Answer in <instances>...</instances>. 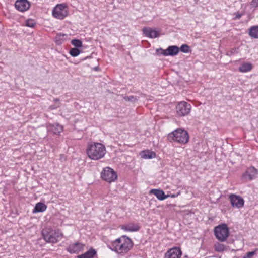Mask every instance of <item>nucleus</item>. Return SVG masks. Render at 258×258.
I'll use <instances>...</instances> for the list:
<instances>
[{
    "label": "nucleus",
    "instance_id": "obj_21",
    "mask_svg": "<svg viewBox=\"0 0 258 258\" xmlns=\"http://www.w3.org/2000/svg\"><path fill=\"white\" fill-rule=\"evenodd\" d=\"M50 129L54 134L59 135L63 131V126L58 124H53L50 125Z\"/></svg>",
    "mask_w": 258,
    "mask_h": 258
},
{
    "label": "nucleus",
    "instance_id": "obj_10",
    "mask_svg": "<svg viewBox=\"0 0 258 258\" xmlns=\"http://www.w3.org/2000/svg\"><path fill=\"white\" fill-rule=\"evenodd\" d=\"M101 178L110 183L113 181V169L110 167H106L103 169L101 173Z\"/></svg>",
    "mask_w": 258,
    "mask_h": 258
},
{
    "label": "nucleus",
    "instance_id": "obj_29",
    "mask_svg": "<svg viewBox=\"0 0 258 258\" xmlns=\"http://www.w3.org/2000/svg\"><path fill=\"white\" fill-rule=\"evenodd\" d=\"M36 25V23L35 21L33 19H28L26 21V26L31 27L34 28Z\"/></svg>",
    "mask_w": 258,
    "mask_h": 258
},
{
    "label": "nucleus",
    "instance_id": "obj_38",
    "mask_svg": "<svg viewBox=\"0 0 258 258\" xmlns=\"http://www.w3.org/2000/svg\"><path fill=\"white\" fill-rule=\"evenodd\" d=\"M162 54L163 55V52L162 51H160V54Z\"/></svg>",
    "mask_w": 258,
    "mask_h": 258
},
{
    "label": "nucleus",
    "instance_id": "obj_36",
    "mask_svg": "<svg viewBox=\"0 0 258 258\" xmlns=\"http://www.w3.org/2000/svg\"><path fill=\"white\" fill-rule=\"evenodd\" d=\"M117 178L116 173L114 171V181Z\"/></svg>",
    "mask_w": 258,
    "mask_h": 258
},
{
    "label": "nucleus",
    "instance_id": "obj_27",
    "mask_svg": "<svg viewBox=\"0 0 258 258\" xmlns=\"http://www.w3.org/2000/svg\"><path fill=\"white\" fill-rule=\"evenodd\" d=\"M71 44L76 47L79 48L82 46V42L79 39H73L71 41Z\"/></svg>",
    "mask_w": 258,
    "mask_h": 258
},
{
    "label": "nucleus",
    "instance_id": "obj_12",
    "mask_svg": "<svg viewBox=\"0 0 258 258\" xmlns=\"http://www.w3.org/2000/svg\"><path fill=\"white\" fill-rule=\"evenodd\" d=\"M30 6V4L27 0H17L15 4V8L22 12L27 11Z\"/></svg>",
    "mask_w": 258,
    "mask_h": 258
},
{
    "label": "nucleus",
    "instance_id": "obj_11",
    "mask_svg": "<svg viewBox=\"0 0 258 258\" xmlns=\"http://www.w3.org/2000/svg\"><path fill=\"white\" fill-rule=\"evenodd\" d=\"M257 174V170L253 166L247 169L245 172L242 174V178L246 180H252L256 178Z\"/></svg>",
    "mask_w": 258,
    "mask_h": 258
},
{
    "label": "nucleus",
    "instance_id": "obj_3",
    "mask_svg": "<svg viewBox=\"0 0 258 258\" xmlns=\"http://www.w3.org/2000/svg\"><path fill=\"white\" fill-rule=\"evenodd\" d=\"M168 139L181 144H186L188 142L189 135L187 132L183 129L178 128L169 133Z\"/></svg>",
    "mask_w": 258,
    "mask_h": 258
},
{
    "label": "nucleus",
    "instance_id": "obj_37",
    "mask_svg": "<svg viewBox=\"0 0 258 258\" xmlns=\"http://www.w3.org/2000/svg\"><path fill=\"white\" fill-rule=\"evenodd\" d=\"M168 197H175L176 196L175 195H171V196L169 195Z\"/></svg>",
    "mask_w": 258,
    "mask_h": 258
},
{
    "label": "nucleus",
    "instance_id": "obj_20",
    "mask_svg": "<svg viewBox=\"0 0 258 258\" xmlns=\"http://www.w3.org/2000/svg\"><path fill=\"white\" fill-rule=\"evenodd\" d=\"M141 156L144 159H152L156 157V154L155 152L149 150L143 151L141 153Z\"/></svg>",
    "mask_w": 258,
    "mask_h": 258
},
{
    "label": "nucleus",
    "instance_id": "obj_39",
    "mask_svg": "<svg viewBox=\"0 0 258 258\" xmlns=\"http://www.w3.org/2000/svg\"><path fill=\"white\" fill-rule=\"evenodd\" d=\"M109 248H110V249H111L112 250H113V249H112L111 247H110Z\"/></svg>",
    "mask_w": 258,
    "mask_h": 258
},
{
    "label": "nucleus",
    "instance_id": "obj_2",
    "mask_svg": "<svg viewBox=\"0 0 258 258\" xmlns=\"http://www.w3.org/2000/svg\"><path fill=\"white\" fill-rule=\"evenodd\" d=\"M131 239L126 236H122L114 240V251L118 254L126 253L133 246Z\"/></svg>",
    "mask_w": 258,
    "mask_h": 258
},
{
    "label": "nucleus",
    "instance_id": "obj_31",
    "mask_svg": "<svg viewBox=\"0 0 258 258\" xmlns=\"http://www.w3.org/2000/svg\"><path fill=\"white\" fill-rule=\"evenodd\" d=\"M239 52V48L235 47L233 48L230 51L227 52V55L228 56H231L234 54H237Z\"/></svg>",
    "mask_w": 258,
    "mask_h": 258
},
{
    "label": "nucleus",
    "instance_id": "obj_33",
    "mask_svg": "<svg viewBox=\"0 0 258 258\" xmlns=\"http://www.w3.org/2000/svg\"><path fill=\"white\" fill-rule=\"evenodd\" d=\"M256 251L257 249L254 251L247 252L246 255L243 258H252L254 254L256 253Z\"/></svg>",
    "mask_w": 258,
    "mask_h": 258
},
{
    "label": "nucleus",
    "instance_id": "obj_23",
    "mask_svg": "<svg viewBox=\"0 0 258 258\" xmlns=\"http://www.w3.org/2000/svg\"><path fill=\"white\" fill-rule=\"evenodd\" d=\"M252 68V65L250 63H244L239 68L240 72H247L250 71Z\"/></svg>",
    "mask_w": 258,
    "mask_h": 258
},
{
    "label": "nucleus",
    "instance_id": "obj_9",
    "mask_svg": "<svg viewBox=\"0 0 258 258\" xmlns=\"http://www.w3.org/2000/svg\"><path fill=\"white\" fill-rule=\"evenodd\" d=\"M229 200L232 207L240 208L244 205V201L243 199L239 196L231 194L229 196Z\"/></svg>",
    "mask_w": 258,
    "mask_h": 258
},
{
    "label": "nucleus",
    "instance_id": "obj_17",
    "mask_svg": "<svg viewBox=\"0 0 258 258\" xmlns=\"http://www.w3.org/2000/svg\"><path fill=\"white\" fill-rule=\"evenodd\" d=\"M97 254L95 249L91 248L83 254L79 255L78 258H93Z\"/></svg>",
    "mask_w": 258,
    "mask_h": 258
},
{
    "label": "nucleus",
    "instance_id": "obj_25",
    "mask_svg": "<svg viewBox=\"0 0 258 258\" xmlns=\"http://www.w3.org/2000/svg\"><path fill=\"white\" fill-rule=\"evenodd\" d=\"M215 250L217 252H223L227 249L226 247L223 244L217 243L214 245Z\"/></svg>",
    "mask_w": 258,
    "mask_h": 258
},
{
    "label": "nucleus",
    "instance_id": "obj_22",
    "mask_svg": "<svg viewBox=\"0 0 258 258\" xmlns=\"http://www.w3.org/2000/svg\"><path fill=\"white\" fill-rule=\"evenodd\" d=\"M167 51L170 56H174L178 53L179 48L177 46H170L167 48Z\"/></svg>",
    "mask_w": 258,
    "mask_h": 258
},
{
    "label": "nucleus",
    "instance_id": "obj_18",
    "mask_svg": "<svg viewBox=\"0 0 258 258\" xmlns=\"http://www.w3.org/2000/svg\"><path fill=\"white\" fill-rule=\"evenodd\" d=\"M47 209V206L43 203H37L33 210V213L44 212Z\"/></svg>",
    "mask_w": 258,
    "mask_h": 258
},
{
    "label": "nucleus",
    "instance_id": "obj_6",
    "mask_svg": "<svg viewBox=\"0 0 258 258\" xmlns=\"http://www.w3.org/2000/svg\"><path fill=\"white\" fill-rule=\"evenodd\" d=\"M68 14V7L64 4H57L52 11V16L54 18L60 20L64 19Z\"/></svg>",
    "mask_w": 258,
    "mask_h": 258
},
{
    "label": "nucleus",
    "instance_id": "obj_13",
    "mask_svg": "<svg viewBox=\"0 0 258 258\" xmlns=\"http://www.w3.org/2000/svg\"><path fill=\"white\" fill-rule=\"evenodd\" d=\"M182 255L180 248L175 247L169 249L166 253L168 258H180Z\"/></svg>",
    "mask_w": 258,
    "mask_h": 258
},
{
    "label": "nucleus",
    "instance_id": "obj_8",
    "mask_svg": "<svg viewBox=\"0 0 258 258\" xmlns=\"http://www.w3.org/2000/svg\"><path fill=\"white\" fill-rule=\"evenodd\" d=\"M85 245L79 242L71 243L67 248V251L71 254L78 253L84 250Z\"/></svg>",
    "mask_w": 258,
    "mask_h": 258
},
{
    "label": "nucleus",
    "instance_id": "obj_26",
    "mask_svg": "<svg viewBox=\"0 0 258 258\" xmlns=\"http://www.w3.org/2000/svg\"><path fill=\"white\" fill-rule=\"evenodd\" d=\"M69 53L72 56L76 57L80 53V51L77 48H71Z\"/></svg>",
    "mask_w": 258,
    "mask_h": 258
},
{
    "label": "nucleus",
    "instance_id": "obj_28",
    "mask_svg": "<svg viewBox=\"0 0 258 258\" xmlns=\"http://www.w3.org/2000/svg\"><path fill=\"white\" fill-rule=\"evenodd\" d=\"M123 98L126 101H128L133 103L135 102L138 100V98L136 97L133 95L126 96H124Z\"/></svg>",
    "mask_w": 258,
    "mask_h": 258
},
{
    "label": "nucleus",
    "instance_id": "obj_34",
    "mask_svg": "<svg viewBox=\"0 0 258 258\" xmlns=\"http://www.w3.org/2000/svg\"><path fill=\"white\" fill-rule=\"evenodd\" d=\"M242 14H240L239 13H237L236 14V17L235 18V19H238L240 18L242 16Z\"/></svg>",
    "mask_w": 258,
    "mask_h": 258
},
{
    "label": "nucleus",
    "instance_id": "obj_24",
    "mask_svg": "<svg viewBox=\"0 0 258 258\" xmlns=\"http://www.w3.org/2000/svg\"><path fill=\"white\" fill-rule=\"evenodd\" d=\"M249 35L254 38H258V26H252L249 29Z\"/></svg>",
    "mask_w": 258,
    "mask_h": 258
},
{
    "label": "nucleus",
    "instance_id": "obj_16",
    "mask_svg": "<svg viewBox=\"0 0 258 258\" xmlns=\"http://www.w3.org/2000/svg\"><path fill=\"white\" fill-rule=\"evenodd\" d=\"M150 192L154 195L159 200H163L169 196V195H165L164 192L160 189H153Z\"/></svg>",
    "mask_w": 258,
    "mask_h": 258
},
{
    "label": "nucleus",
    "instance_id": "obj_32",
    "mask_svg": "<svg viewBox=\"0 0 258 258\" xmlns=\"http://www.w3.org/2000/svg\"><path fill=\"white\" fill-rule=\"evenodd\" d=\"M156 53L157 54H160V51L163 52V55L164 56H168L169 54H168L167 48L166 50H164L162 48H158L156 50Z\"/></svg>",
    "mask_w": 258,
    "mask_h": 258
},
{
    "label": "nucleus",
    "instance_id": "obj_4",
    "mask_svg": "<svg viewBox=\"0 0 258 258\" xmlns=\"http://www.w3.org/2000/svg\"><path fill=\"white\" fill-rule=\"evenodd\" d=\"M42 234L45 241L48 243H56L62 237V233L59 230L43 229Z\"/></svg>",
    "mask_w": 258,
    "mask_h": 258
},
{
    "label": "nucleus",
    "instance_id": "obj_14",
    "mask_svg": "<svg viewBox=\"0 0 258 258\" xmlns=\"http://www.w3.org/2000/svg\"><path fill=\"white\" fill-rule=\"evenodd\" d=\"M143 34L147 37L151 38H155L159 36L160 32L151 28L144 27L143 29Z\"/></svg>",
    "mask_w": 258,
    "mask_h": 258
},
{
    "label": "nucleus",
    "instance_id": "obj_1",
    "mask_svg": "<svg viewBox=\"0 0 258 258\" xmlns=\"http://www.w3.org/2000/svg\"><path fill=\"white\" fill-rule=\"evenodd\" d=\"M86 153L90 159L98 160L104 157L106 154V148L101 143L92 142L88 144Z\"/></svg>",
    "mask_w": 258,
    "mask_h": 258
},
{
    "label": "nucleus",
    "instance_id": "obj_30",
    "mask_svg": "<svg viewBox=\"0 0 258 258\" xmlns=\"http://www.w3.org/2000/svg\"><path fill=\"white\" fill-rule=\"evenodd\" d=\"M180 50L183 53H188L190 50V47L187 44H183L180 47Z\"/></svg>",
    "mask_w": 258,
    "mask_h": 258
},
{
    "label": "nucleus",
    "instance_id": "obj_19",
    "mask_svg": "<svg viewBox=\"0 0 258 258\" xmlns=\"http://www.w3.org/2000/svg\"><path fill=\"white\" fill-rule=\"evenodd\" d=\"M68 38V35L64 33H58L56 35L54 39L55 42L57 45L61 44L63 42L66 41Z\"/></svg>",
    "mask_w": 258,
    "mask_h": 258
},
{
    "label": "nucleus",
    "instance_id": "obj_15",
    "mask_svg": "<svg viewBox=\"0 0 258 258\" xmlns=\"http://www.w3.org/2000/svg\"><path fill=\"white\" fill-rule=\"evenodd\" d=\"M121 228L124 231L130 232H136L139 231L140 229V226L138 225L135 224L133 223L121 225Z\"/></svg>",
    "mask_w": 258,
    "mask_h": 258
},
{
    "label": "nucleus",
    "instance_id": "obj_7",
    "mask_svg": "<svg viewBox=\"0 0 258 258\" xmlns=\"http://www.w3.org/2000/svg\"><path fill=\"white\" fill-rule=\"evenodd\" d=\"M177 114L180 116L188 115L191 110V105L185 101L179 102L176 107Z\"/></svg>",
    "mask_w": 258,
    "mask_h": 258
},
{
    "label": "nucleus",
    "instance_id": "obj_5",
    "mask_svg": "<svg viewBox=\"0 0 258 258\" xmlns=\"http://www.w3.org/2000/svg\"><path fill=\"white\" fill-rule=\"evenodd\" d=\"M214 233L216 237L221 241H224L229 236V231L227 226L223 224L215 228Z\"/></svg>",
    "mask_w": 258,
    "mask_h": 258
},
{
    "label": "nucleus",
    "instance_id": "obj_35",
    "mask_svg": "<svg viewBox=\"0 0 258 258\" xmlns=\"http://www.w3.org/2000/svg\"><path fill=\"white\" fill-rule=\"evenodd\" d=\"M252 3L253 5H254L256 7H258V0H253Z\"/></svg>",
    "mask_w": 258,
    "mask_h": 258
}]
</instances>
